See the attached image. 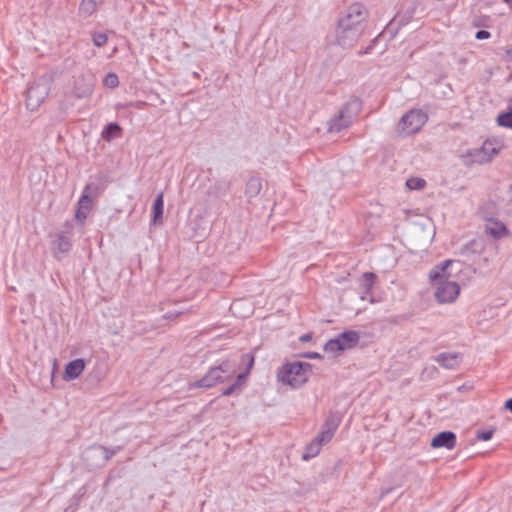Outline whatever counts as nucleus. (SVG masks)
Masks as SVG:
<instances>
[{
    "label": "nucleus",
    "instance_id": "obj_1",
    "mask_svg": "<svg viewBox=\"0 0 512 512\" xmlns=\"http://www.w3.org/2000/svg\"><path fill=\"white\" fill-rule=\"evenodd\" d=\"M438 304L454 303L466 281V265L457 259H447L434 265L427 274Z\"/></svg>",
    "mask_w": 512,
    "mask_h": 512
},
{
    "label": "nucleus",
    "instance_id": "obj_2",
    "mask_svg": "<svg viewBox=\"0 0 512 512\" xmlns=\"http://www.w3.org/2000/svg\"><path fill=\"white\" fill-rule=\"evenodd\" d=\"M368 18L369 10L361 2H353L345 7L336 24L337 45L345 49L354 47L365 33Z\"/></svg>",
    "mask_w": 512,
    "mask_h": 512
},
{
    "label": "nucleus",
    "instance_id": "obj_3",
    "mask_svg": "<svg viewBox=\"0 0 512 512\" xmlns=\"http://www.w3.org/2000/svg\"><path fill=\"white\" fill-rule=\"evenodd\" d=\"M311 371L312 366L307 362H286L278 369L276 378L282 385L297 389L308 382Z\"/></svg>",
    "mask_w": 512,
    "mask_h": 512
},
{
    "label": "nucleus",
    "instance_id": "obj_4",
    "mask_svg": "<svg viewBox=\"0 0 512 512\" xmlns=\"http://www.w3.org/2000/svg\"><path fill=\"white\" fill-rule=\"evenodd\" d=\"M503 147L504 145L501 140L496 138L487 139L481 146L465 151L461 158L467 165L487 164L501 152Z\"/></svg>",
    "mask_w": 512,
    "mask_h": 512
},
{
    "label": "nucleus",
    "instance_id": "obj_5",
    "mask_svg": "<svg viewBox=\"0 0 512 512\" xmlns=\"http://www.w3.org/2000/svg\"><path fill=\"white\" fill-rule=\"evenodd\" d=\"M361 108V102L357 98H351L339 109V111L329 120L328 130L330 132H340L348 128L358 115Z\"/></svg>",
    "mask_w": 512,
    "mask_h": 512
},
{
    "label": "nucleus",
    "instance_id": "obj_6",
    "mask_svg": "<svg viewBox=\"0 0 512 512\" xmlns=\"http://www.w3.org/2000/svg\"><path fill=\"white\" fill-rule=\"evenodd\" d=\"M51 88V79L47 76L34 80L26 92V107L31 110H37L49 95Z\"/></svg>",
    "mask_w": 512,
    "mask_h": 512
},
{
    "label": "nucleus",
    "instance_id": "obj_7",
    "mask_svg": "<svg viewBox=\"0 0 512 512\" xmlns=\"http://www.w3.org/2000/svg\"><path fill=\"white\" fill-rule=\"evenodd\" d=\"M428 117L421 109H411L405 113L396 125V131L401 136H409L421 130Z\"/></svg>",
    "mask_w": 512,
    "mask_h": 512
},
{
    "label": "nucleus",
    "instance_id": "obj_8",
    "mask_svg": "<svg viewBox=\"0 0 512 512\" xmlns=\"http://www.w3.org/2000/svg\"><path fill=\"white\" fill-rule=\"evenodd\" d=\"M234 372L233 368L228 362H224L218 367L210 369V371L200 380L194 382L192 387L209 388L216 385L219 382Z\"/></svg>",
    "mask_w": 512,
    "mask_h": 512
},
{
    "label": "nucleus",
    "instance_id": "obj_9",
    "mask_svg": "<svg viewBox=\"0 0 512 512\" xmlns=\"http://www.w3.org/2000/svg\"><path fill=\"white\" fill-rule=\"evenodd\" d=\"M357 342L358 335L356 332H343L338 337L329 340L324 346V351L328 354L337 355L344 350L354 347Z\"/></svg>",
    "mask_w": 512,
    "mask_h": 512
},
{
    "label": "nucleus",
    "instance_id": "obj_10",
    "mask_svg": "<svg viewBox=\"0 0 512 512\" xmlns=\"http://www.w3.org/2000/svg\"><path fill=\"white\" fill-rule=\"evenodd\" d=\"M93 89V77L80 74L74 77L70 93L76 99H87L92 95Z\"/></svg>",
    "mask_w": 512,
    "mask_h": 512
},
{
    "label": "nucleus",
    "instance_id": "obj_11",
    "mask_svg": "<svg viewBox=\"0 0 512 512\" xmlns=\"http://www.w3.org/2000/svg\"><path fill=\"white\" fill-rule=\"evenodd\" d=\"M89 191L90 186H86L83 195L78 201V206L75 212V220L81 224L85 222L93 207V197L90 195Z\"/></svg>",
    "mask_w": 512,
    "mask_h": 512
},
{
    "label": "nucleus",
    "instance_id": "obj_12",
    "mask_svg": "<svg viewBox=\"0 0 512 512\" xmlns=\"http://www.w3.org/2000/svg\"><path fill=\"white\" fill-rule=\"evenodd\" d=\"M414 237L423 243H430L435 235V229L429 219H422L414 225Z\"/></svg>",
    "mask_w": 512,
    "mask_h": 512
},
{
    "label": "nucleus",
    "instance_id": "obj_13",
    "mask_svg": "<svg viewBox=\"0 0 512 512\" xmlns=\"http://www.w3.org/2000/svg\"><path fill=\"white\" fill-rule=\"evenodd\" d=\"M86 361L82 358L68 362L64 368L62 378L65 381H73L81 376L86 368Z\"/></svg>",
    "mask_w": 512,
    "mask_h": 512
},
{
    "label": "nucleus",
    "instance_id": "obj_14",
    "mask_svg": "<svg viewBox=\"0 0 512 512\" xmlns=\"http://www.w3.org/2000/svg\"><path fill=\"white\" fill-rule=\"evenodd\" d=\"M430 445L434 449L452 450L456 446V435L451 431L440 432L431 439Z\"/></svg>",
    "mask_w": 512,
    "mask_h": 512
},
{
    "label": "nucleus",
    "instance_id": "obj_15",
    "mask_svg": "<svg viewBox=\"0 0 512 512\" xmlns=\"http://www.w3.org/2000/svg\"><path fill=\"white\" fill-rule=\"evenodd\" d=\"M462 360V356L457 352H445L436 356L435 361L445 369L456 368Z\"/></svg>",
    "mask_w": 512,
    "mask_h": 512
},
{
    "label": "nucleus",
    "instance_id": "obj_16",
    "mask_svg": "<svg viewBox=\"0 0 512 512\" xmlns=\"http://www.w3.org/2000/svg\"><path fill=\"white\" fill-rule=\"evenodd\" d=\"M336 428V423H334L333 421H327L324 424L322 431L315 437V439L318 442H320V444H322L323 446L326 445L332 440Z\"/></svg>",
    "mask_w": 512,
    "mask_h": 512
},
{
    "label": "nucleus",
    "instance_id": "obj_17",
    "mask_svg": "<svg viewBox=\"0 0 512 512\" xmlns=\"http://www.w3.org/2000/svg\"><path fill=\"white\" fill-rule=\"evenodd\" d=\"M486 232L495 238H502L508 235V229L504 223L492 220L487 222Z\"/></svg>",
    "mask_w": 512,
    "mask_h": 512
},
{
    "label": "nucleus",
    "instance_id": "obj_18",
    "mask_svg": "<svg viewBox=\"0 0 512 512\" xmlns=\"http://www.w3.org/2000/svg\"><path fill=\"white\" fill-rule=\"evenodd\" d=\"M163 209H164V200H163V193H159L156 197L154 204H153V217H152V223L154 225L162 224L163 222Z\"/></svg>",
    "mask_w": 512,
    "mask_h": 512
},
{
    "label": "nucleus",
    "instance_id": "obj_19",
    "mask_svg": "<svg viewBox=\"0 0 512 512\" xmlns=\"http://www.w3.org/2000/svg\"><path fill=\"white\" fill-rule=\"evenodd\" d=\"M262 189V183L259 178H250L246 184L245 193L248 197L252 198L257 196Z\"/></svg>",
    "mask_w": 512,
    "mask_h": 512
},
{
    "label": "nucleus",
    "instance_id": "obj_20",
    "mask_svg": "<svg viewBox=\"0 0 512 512\" xmlns=\"http://www.w3.org/2000/svg\"><path fill=\"white\" fill-rule=\"evenodd\" d=\"M121 134V127L116 123L108 124L101 133V137L106 141H111L113 138L119 137Z\"/></svg>",
    "mask_w": 512,
    "mask_h": 512
},
{
    "label": "nucleus",
    "instance_id": "obj_21",
    "mask_svg": "<svg viewBox=\"0 0 512 512\" xmlns=\"http://www.w3.org/2000/svg\"><path fill=\"white\" fill-rule=\"evenodd\" d=\"M323 445L320 444V442H318L315 438L307 445L306 449H305V453L303 454V459L304 460H308L310 458H313L315 456H317L321 449H322Z\"/></svg>",
    "mask_w": 512,
    "mask_h": 512
},
{
    "label": "nucleus",
    "instance_id": "obj_22",
    "mask_svg": "<svg viewBox=\"0 0 512 512\" xmlns=\"http://www.w3.org/2000/svg\"><path fill=\"white\" fill-rule=\"evenodd\" d=\"M71 248V240L64 236L60 235L55 241V250L57 253L65 254L67 253Z\"/></svg>",
    "mask_w": 512,
    "mask_h": 512
},
{
    "label": "nucleus",
    "instance_id": "obj_23",
    "mask_svg": "<svg viewBox=\"0 0 512 512\" xmlns=\"http://www.w3.org/2000/svg\"><path fill=\"white\" fill-rule=\"evenodd\" d=\"M97 9V2L95 0H83L80 4V13L87 17L93 14Z\"/></svg>",
    "mask_w": 512,
    "mask_h": 512
},
{
    "label": "nucleus",
    "instance_id": "obj_24",
    "mask_svg": "<svg viewBox=\"0 0 512 512\" xmlns=\"http://www.w3.org/2000/svg\"><path fill=\"white\" fill-rule=\"evenodd\" d=\"M406 187L409 190L421 191L426 187V181L421 177H410L406 180Z\"/></svg>",
    "mask_w": 512,
    "mask_h": 512
},
{
    "label": "nucleus",
    "instance_id": "obj_25",
    "mask_svg": "<svg viewBox=\"0 0 512 512\" xmlns=\"http://www.w3.org/2000/svg\"><path fill=\"white\" fill-rule=\"evenodd\" d=\"M103 85L109 89L117 88L119 85L118 76L113 72L107 73L103 79Z\"/></svg>",
    "mask_w": 512,
    "mask_h": 512
},
{
    "label": "nucleus",
    "instance_id": "obj_26",
    "mask_svg": "<svg viewBox=\"0 0 512 512\" xmlns=\"http://www.w3.org/2000/svg\"><path fill=\"white\" fill-rule=\"evenodd\" d=\"M374 280H375V275L373 273H364L361 277H360V285L361 287L366 291L368 292L371 287L373 286L374 284Z\"/></svg>",
    "mask_w": 512,
    "mask_h": 512
},
{
    "label": "nucleus",
    "instance_id": "obj_27",
    "mask_svg": "<svg viewBox=\"0 0 512 512\" xmlns=\"http://www.w3.org/2000/svg\"><path fill=\"white\" fill-rule=\"evenodd\" d=\"M92 42L96 47H103L108 42V36L104 33H93Z\"/></svg>",
    "mask_w": 512,
    "mask_h": 512
},
{
    "label": "nucleus",
    "instance_id": "obj_28",
    "mask_svg": "<svg viewBox=\"0 0 512 512\" xmlns=\"http://www.w3.org/2000/svg\"><path fill=\"white\" fill-rule=\"evenodd\" d=\"M493 433H494V429L479 430L476 433V437H477L478 440L488 441V440H490L492 438Z\"/></svg>",
    "mask_w": 512,
    "mask_h": 512
},
{
    "label": "nucleus",
    "instance_id": "obj_29",
    "mask_svg": "<svg viewBox=\"0 0 512 512\" xmlns=\"http://www.w3.org/2000/svg\"><path fill=\"white\" fill-rule=\"evenodd\" d=\"M239 389H240V384H233L230 387H228L225 390H223L222 395L229 396L233 392H235L236 390H239Z\"/></svg>",
    "mask_w": 512,
    "mask_h": 512
},
{
    "label": "nucleus",
    "instance_id": "obj_30",
    "mask_svg": "<svg viewBox=\"0 0 512 512\" xmlns=\"http://www.w3.org/2000/svg\"><path fill=\"white\" fill-rule=\"evenodd\" d=\"M490 37V32L486 31V30H479L477 33H476V38L478 40H484V39H488Z\"/></svg>",
    "mask_w": 512,
    "mask_h": 512
},
{
    "label": "nucleus",
    "instance_id": "obj_31",
    "mask_svg": "<svg viewBox=\"0 0 512 512\" xmlns=\"http://www.w3.org/2000/svg\"><path fill=\"white\" fill-rule=\"evenodd\" d=\"M302 357L304 358H307V359H320L322 358V356L317 353V352H307V353H303L301 354Z\"/></svg>",
    "mask_w": 512,
    "mask_h": 512
},
{
    "label": "nucleus",
    "instance_id": "obj_32",
    "mask_svg": "<svg viewBox=\"0 0 512 512\" xmlns=\"http://www.w3.org/2000/svg\"><path fill=\"white\" fill-rule=\"evenodd\" d=\"M245 378H246V374L245 373L239 374L238 377H237V380H236V382L234 384H240V388H241L243 383H244Z\"/></svg>",
    "mask_w": 512,
    "mask_h": 512
},
{
    "label": "nucleus",
    "instance_id": "obj_33",
    "mask_svg": "<svg viewBox=\"0 0 512 512\" xmlns=\"http://www.w3.org/2000/svg\"><path fill=\"white\" fill-rule=\"evenodd\" d=\"M312 339V335L311 334H304L300 337V341L305 343V342H309L310 340Z\"/></svg>",
    "mask_w": 512,
    "mask_h": 512
},
{
    "label": "nucleus",
    "instance_id": "obj_34",
    "mask_svg": "<svg viewBox=\"0 0 512 512\" xmlns=\"http://www.w3.org/2000/svg\"><path fill=\"white\" fill-rule=\"evenodd\" d=\"M504 407L512 412V398L505 402Z\"/></svg>",
    "mask_w": 512,
    "mask_h": 512
},
{
    "label": "nucleus",
    "instance_id": "obj_35",
    "mask_svg": "<svg viewBox=\"0 0 512 512\" xmlns=\"http://www.w3.org/2000/svg\"><path fill=\"white\" fill-rule=\"evenodd\" d=\"M507 55L509 56L510 60L512 61V49L507 51Z\"/></svg>",
    "mask_w": 512,
    "mask_h": 512
},
{
    "label": "nucleus",
    "instance_id": "obj_36",
    "mask_svg": "<svg viewBox=\"0 0 512 512\" xmlns=\"http://www.w3.org/2000/svg\"><path fill=\"white\" fill-rule=\"evenodd\" d=\"M505 3H507L509 6L512 7V0H504Z\"/></svg>",
    "mask_w": 512,
    "mask_h": 512
},
{
    "label": "nucleus",
    "instance_id": "obj_37",
    "mask_svg": "<svg viewBox=\"0 0 512 512\" xmlns=\"http://www.w3.org/2000/svg\"><path fill=\"white\" fill-rule=\"evenodd\" d=\"M253 364V358L250 359V366Z\"/></svg>",
    "mask_w": 512,
    "mask_h": 512
}]
</instances>
